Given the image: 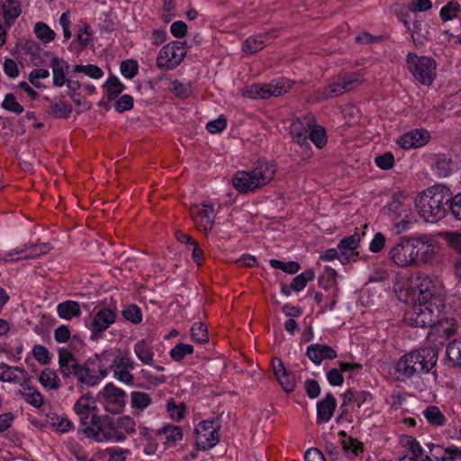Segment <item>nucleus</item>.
Masks as SVG:
<instances>
[{
  "label": "nucleus",
  "mask_w": 461,
  "mask_h": 461,
  "mask_svg": "<svg viewBox=\"0 0 461 461\" xmlns=\"http://www.w3.org/2000/svg\"><path fill=\"white\" fill-rule=\"evenodd\" d=\"M442 284L426 275L417 276L412 305L404 313L407 325L418 328H429V335L445 339L457 332L456 314L451 307H447Z\"/></svg>",
  "instance_id": "f257e3e1"
},
{
  "label": "nucleus",
  "mask_w": 461,
  "mask_h": 461,
  "mask_svg": "<svg viewBox=\"0 0 461 461\" xmlns=\"http://www.w3.org/2000/svg\"><path fill=\"white\" fill-rule=\"evenodd\" d=\"M438 362L435 348L421 347L403 354L388 367L390 376L398 382L408 380L429 373Z\"/></svg>",
  "instance_id": "f03ea898"
},
{
  "label": "nucleus",
  "mask_w": 461,
  "mask_h": 461,
  "mask_svg": "<svg viewBox=\"0 0 461 461\" xmlns=\"http://www.w3.org/2000/svg\"><path fill=\"white\" fill-rule=\"evenodd\" d=\"M451 190L443 184L434 185L419 193L414 205L419 216L428 223H437L448 212Z\"/></svg>",
  "instance_id": "7ed1b4c3"
},
{
  "label": "nucleus",
  "mask_w": 461,
  "mask_h": 461,
  "mask_svg": "<svg viewBox=\"0 0 461 461\" xmlns=\"http://www.w3.org/2000/svg\"><path fill=\"white\" fill-rule=\"evenodd\" d=\"M276 171L274 162L260 160L249 170H238L231 177V184L240 194L253 193L268 185Z\"/></svg>",
  "instance_id": "20e7f679"
},
{
  "label": "nucleus",
  "mask_w": 461,
  "mask_h": 461,
  "mask_svg": "<svg viewBox=\"0 0 461 461\" xmlns=\"http://www.w3.org/2000/svg\"><path fill=\"white\" fill-rule=\"evenodd\" d=\"M413 203L414 200L409 192L401 190L393 193L389 201L382 208L383 215L393 222V227L395 233H404L411 228Z\"/></svg>",
  "instance_id": "39448f33"
},
{
  "label": "nucleus",
  "mask_w": 461,
  "mask_h": 461,
  "mask_svg": "<svg viewBox=\"0 0 461 461\" xmlns=\"http://www.w3.org/2000/svg\"><path fill=\"white\" fill-rule=\"evenodd\" d=\"M104 363L109 368V373H113V377L119 383L132 387L134 385V376L132 371L136 367V363L128 352L105 351Z\"/></svg>",
  "instance_id": "423d86ee"
},
{
  "label": "nucleus",
  "mask_w": 461,
  "mask_h": 461,
  "mask_svg": "<svg viewBox=\"0 0 461 461\" xmlns=\"http://www.w3.org/2000/svg\"><path fill=\"white\" fill-rule=\"evenodd\" d=\"M105 356L102 353L79 364L73 375L77 381L86 386H95L109 375V368L104 363Z\"/></svg>",
  "instance_id": "0eeeda50"
},
{
  "label": "nucleus",
  "mask_w": 461,
  "mask_h": 461,
  "mask_svg": "<svg viewBox=\"0 0 461 461\" xmlns=\"http://www.w3.org/2000/svg\"><path fill=\"white\" fill-rule=\"evenodd\" d=\"M406 64L409 72L420 84L429 86L435 81L438 64L433 58L408 53Z\"/></svg>",
  "instance_id": "6e6552de"
},
{
  "label": "nucleus",
  "mask_w": 461,
  "mask_h": 461,
  "mask_svg": "<svg viewBox=\"0 0 461 461\" xmlns=\"http://www.w3.org/2000/svg\"><path fill=\"white\" fill-rule=\"evenodd\" d=\"M83 432L86 438L98 442L115 443L113 418L94 414L89 422H83Z\"/></svg>",
  "instance_id": "1a4fd4ad"
},
{
  "label": "nucleus",
  "mask_w": 461,
  "mask_h": 461,
  "mask_svg": "<svg viewBox=\"0 0 461 461\" xmlns=\"http://www.w3.org/2000/svg\"><path fill=\"white\" fill-rule=\"evenodd\" d=\"M221 424L218 418H211L198 422L194 430L195 445L200 450L214 447L220 439Z\"/></svg>",
  "instance_id": "9d476101"
},
{
  "label": "nucleus",
  "mask_w": 461,
  "mask_h": 461,
  "mask_svg": "<svg viewBox=\"0 0 461 461\" xmlns=\"http://www.w3.org/2000/svg\"><path fill=\"white\" fill-rule=\"evenodd\" d=\"M416 265L432 262L441 250L438 238L433 234L411 236Z\"/></svg>",
  "instance_id": "9b49d317"
},
{
  "label": "nucleus",
  "mask_w": 461,
  "mask_h": 461,
  "mask_svg": "<svg viewBox=\"0 0 461 461\" xmlns=\"http://www.w3.org/2000/svg\"><path fill=\"white\" fill-rule=\"evenodd\" d=\"M126 392L113 383H107L97 393V402L108 412L120 413L126 404Z\"/></svg>",
  "instance_id": "f8f14e48"
},
{
  "label": "nucleus",
  "mask_w": 461,
  "mask_h": 461,
  "mask_svg": "<svg viewBox=\"0 0 461 461\" xmlns=\"http://www.w3.org/2000/svg\"><path fill=\"white\" fill-rule=\"evenodd\" d=\"M411 243V237H404L390 247L387 258L393 266L401 268L417 267Z\"/></svg>",
  "instance_id": "ddd939ff"
},
{
  "label": "nucleus",
  "mask_w": 461,
  "mask_h": 461,
  "mask_svg": "<svg viewBox=\"0 0 461 461\" xmlns=\"http://www.w3.org/2000/svg\"><path fill=\"white\" fill-rule=\"evenodd\" d=\"M363 82L364 75L359 72L346 73L340 75L318 94V98L323 99L340 95L345 92L355 89Z\"/></svg>",
  "instance_id": "4468645a"
},
{
  "label": "nucleus",
  "mask_w": 461,
  "mask_h": 461,
  "mask_svg": "<svg viewBox=\"0 0 461 461\" xmlns=\"http://www.w3.org/2000/svg\"><path fill=\"white\" fill-rule=\"evenodd\" d=\"M185 55V48L181 42H169L158 51L156 60L157 67L163 70H173L183 61Z\"/></svg>",
  "instance_id": "2eb2a0df"
},
{
  "label": "nucleus",
  "mask_w": 461,
  "mask_h": 461,
  "mask_svg": "<svg viewBox=\"0 0 461 461\" xmlns=\"http://www.w3.org/2000/svg\"><path fill=\"white\" fill-rule=\"evenodd\" d=\"M50 249V246L48 243L24 244L8 251H1L0 260L5 262H15L18 260L36 258L48 253Z\"/></svg>",
  "instance_id": "dca6fc26"
},
{
  "label": "nucleus",
  "mask_w": 461,
  "mask_h": 461,
  "mask_svg": "<svg viewBox=\"0 0 461 461\" xmlns=\"http://www.w3.org/2000/svg\"><path fill=\"white\" fill-rule=\"evenodd\" d=\"M191 216L198 230L204 234L211 232L214 221L215 212L212 204L203 203L191 208Z\"/></svg>",
  "instance_id": "f3484780"
},
{
  "label": "nucleus",
  "mask_w": 461,
  "mask_h": 461,
  "mask_svg": "<svg viewBox=\"0 0 461 461\" xmlns=\"http://www.w3.org/2000/svg\"><path fill=\"white\" fill-rule=\"evenodd\" d=\"M430 140V133L424 129H415L400 136L396 143L404 149L425 146Z\"/></svg>",
  "instance_id": "a211bd4d"
},
{
  "label": "nucleus",
  "mask_w": 461,
  "mask_h": 461,
  "mask_svg": "<svg viewBox=\"0 0 461 461\" xmlns=\"http://www.w3.org/2000/svg\"><path fill=\"white\" fill-rule=\"evenodd\" d=\"M431 168L438 177H448L458 169L457 163L446 154H436L431 158Z\"/></svg>",
  "instance_id": "6ab92c4d"
},
{
  "label": "nucleus",
  "mask_w": 461,
  "mask_h": 461,
  "mask_svg": "<svg viewBox=\"0 0 461 461\" xmlns=\"http://www.w3.org/2000/svg\"><path fill=\"white\" fill-rule=\"evenodd\" d=\"M361 241V236L359 233L355 232L354 234L342 239L339 244V250L340 252V263L346 265L353 260L354 257L358 255L357 249Z\"/></svg>",
  "instance_id": "aec40b11"
},
{
  "label": "nucleus",
  "mask_w": 461,
  "mask_h": 461,
  "mask_svg": "<svg viewBox=\"0 0 461 461\" xmlns=\"http://www.w3.org/2000/svg\"><path fill=\"white\" fill-rule=\"evenodd\" d=\"M115 443L124 442L127 437L136 430V422L129 415H122L117 419L113 418Z\"/></svg>",
  "instance_id": "412c9836"
},
{
  "label": "nucleus",
  "mask_w": 461,
  "mask_h": 461,
  "mask_svg": "<svg viewBox=\"0 0 461 461\" xmlns=\"http://www.w3.org/2000/svg\"><path fill=\"white\" fill-rule=\"evenodd\" d=\"M306 356L315 365H321L324 360L335 359L338 356L337 350L328 345L314 343L306 348Z\"/></svg>",
  "instance_id": "4be33fe9"
},
{
  "label": "nucleus",
  "mask_w": 461,
  "mask_h": 461,
  "mask_svg": "<svg viewBox=\"0 0 461 461\" xmlns=\"http://www.w3.org/2000/svg\"><path fill=\"white\" fill-rule=\"evenodd\" d=\"M96 402L94 396L91 393H86L80 396L74 404V411L80 417V420L83 422H86V420L88 418H92L94 414L96 413Z\"/></svg>",
  "instance_id": "5701e85b"
},
{
  "label": "nucleus",
  "mask_w": 461,
  "mask_h": 461,
  "mask_svg": "<svg viewBox=\"0 0 461 461\" xmlns=\"http://www.w3.org/2000/svg\"><path fill=\"white\" fill-rule=\"evenodd\" d=\"M337 407V401L335 397L329 393L322 400L317 402V417L316 421L318 424H325L329 422Z\"/></svg>",
  "instance_id": "b1692460"
},
{
  "label": "nucleus",
  "mask_w": 461,
  "mask_h": 461,
  "mask_svg": "<svg viewBox=\"0 0 461 461\" xmlns=\"http://www.w3.org/2000/svg\"><path fill=\"white\" fill-rule=\"evenodd\" d=\"M274 374L278 380L280 385L285 392H293L295 387L294 375L286 371L283 362L279 358L272 360Z\"/></svg>",
  "instance_id": "393cba45"
},
{
  "label": "nucleus",
  "mask_w": 461,
  "mask_h": 461,
  "mask_svg": "<svg viewBox=\"0 0 461 461\" xmlns=\"http://www.w3.org/2000/svg\"><path fill=\"white\" fill-rule=\"evenodd\" d=\"M116 318L115 312L110 308L104 307L100 309L93 317L91 329L95 332H102L106 330Z\"/></svg>",
  "instance_id": "a878e982"
},
{
  "label": "nucleus",
  "mask_w": 461,
  "mask_h": 461,
  "mask_svg": "<svg viewBox=\"0 0 461 461\" xmlns=\"http://www.w3.org/2000/svg\"><path fill=\"white\" fill-rule=\"evenodd\" d=\"M23 381L21 383L18 390L20 395L30 405L35 408L41 407L43 404V397L41 393L30 384L26 377L23 378Z\"/></svg>",
  "instance_id": "bb28decb"
},
{
  "label": "nucleus",
  "mask_w": 461,
  "mask_h": 461,
  "mask_svg": "<svg viewBox=\"0 0 461 461\" xmlns=\"http://www.w3.org/2000/svg\"><path fill=\"white\" fill-rule=\"evenodd\" d=\"M275 35L273 32L260 33L248 38L242 45V50L249 54H253L262 50L267 44H269Z\"/></svg>",
  "instance_id": "cd10ccee"
},
{
  "label": "nucleus",
  "mask_w": 461,
  "mask_h": 461,
  "mask_svg": "<svg viewBox=\"0 0 461 461\" xmlns=\"http://www.w3.org/2000/svg\"><path fill=\"white\" fill-rule=\"evenodd\" d=\"M82 311L79 303L73 300H67L57 305L58 316L65 321H71L81 315Z\"/></svg>",
  "instance_id": "c85d7f7f"
},
{
  "label": "nucleus",
  "mask_w": 461,
  "mask_h": 461,
  "mask_svg": "<svg viewBox=\"0 0 461 461\" xmlns=\"http://www.w3.org/2000/svg\"><path fill=\"white\" fill-rule=\"evenodd\" d=\"M26 371L19 366H11L0 362V381L5 383H16L25 378Z\"/></svg>",
  "instance_id": "c756f323"
},
{
  "label": "nucleus",
  "mask_w": 461,
  "mask_h": 461,
  "mask_svg": "<svg viewBox=\"0 0 461 461\" xmlns=\"http://www.w3.org/2000/svg\"><path fill=\"white\" fill-rule=\"evenodd\" d=\"M59 364L64 376L74 375L79 365L74 356L65 348L59 351Z\"/></svg>",
  "instance_id": "7c9ffc66"
},
{
  "label": "nucleus",
  "mask_w": 461,
  "mask_h": 461,
  "mask_svg": "<svg viewBox=\"0 0 461 461\" xmlns=\"http://www.w3.org/2000/svg\"><path fill=\"white\" fill-rule=\"evenodd\" d=\"M134 354L136 355L137 358L144 365H153V359H154V351L152 345L144 340H139L135 343L133 347Z\"/></svg>",
  "instance_id": "2f4dec72"
},
{
  "label": "nucleus",
  "mask_w": 461,
  "mask_h": 461,
  "mask_svg": "<svg viewBox=\"0 0 461 461\" xmlns=\"http://www.w3.org/2000/svg\"><path fill=\"white\" fill-rule=\"evenodd\" d=\"M50 67L52 69L53 85L57 87L65 86L67 82L66 68L68 66L60 59L53 57L50 60Z\"/></svg>",
  "instance_id": "473e14b6"
},
{
  "label": "nucleus",
  "mask_w": 461,
  "mask_h": 461,
  "mask_svg": "<svg viewBox=\"0 0 461 461\" xmlns=\"http://www.w3.org/2000/svg\"><path fill=\"white\" fill-rule=\"evenodd\" d=\"M151 402V397L147 393L139 391L131 393V407L134 414L141 413Z\"/></svg>",
  "instance_id": "72a5a7b5"
},
{
  "label": "nucleus",
  "mask_w": 461,
  "mask_h": 461,
  "mask_svg": "<svg viewBox=\"0 0 461 461\" xmlns=\"http://www.w3.org/2000/svg\"><path fill=\"white\" fill-rule=\"evenodd\" d=\"M103 87L109 100L115 99L125 88L120 78L114 75H111L107 77Z\"/></svg>",
  "instance_id": "f704fd0d"
},
{
  "label": "nucleus",
  "mask_w": 461,
  "mask_h": 461,
  "mask_svg": "<svg viewBox=\"0 0 461 461\" xmlns=\"http://www.w3.org/2000/svg\"><path fill=\"white\" fill-rule=\"evenodd\" d=\"M423 416L427 422L434 427H442L446 423V418L438 406L430 405L423 411Z\"/></svg>",
  "instance_id": "c9c22d12"
},
{
  "label": "nucleus",
  "mask_w": 461,
  "mask_h": 461,
  "mask_svg": "<svg viewBox=\"0 0 461 461\" xmlns=\"http://www.w3.org/2000/svg\"><path fill=\"white\" fill-rule=\"evenodd\" d=\"M40 384L48 390H57L59 388V378L57 373L50 368L43 369L39 375Z\"/></svg>",
  "instance_id": "e433bc0d"
},
{
  "label": "nucleus",
  "mask_w": 461,
  "mask_h": 461,
  "mask_svg": "<svg viewBox=\"0 0 461 461\" xmlns=\"http://www.w3.org/2000/svg\"><path fill=\"white\" fill-rule=\"evenodd\" d=\"M159 434L165 436V444L168 447L175 445L183 438V430L181 427L176 425L164 426L159 429Z\"/></svg>",
  "instance_id": "4c0bfd02"
},
{
  "label": "nucleus",
  "mask_w": 461,
  "mask_h": 461,
  "mask_svg": "<svg viewBox=\"0 0 461 461\" xmlns=\"http://www.w3.org/2000/svg\"><path fill=\"white\" fill-rule=\"evenodd\" d=\"M429 28L427 23L420 19H415L412 23L411 36L416 44H422L429 38Z\"/></svg>",
  "instance_id": "58836bf2"
},
{
  "label": "nucleus",
  "mask_w": 461,
  "mask_h": 461,
  "mask_svg": "<svg viewBox=\"0 0 461 461\" xmlns=\"http://www.w3.org/2000/svg\"><path fill=\"white\" fill-rule=\"evenodd\" d=\"M4 18L6 23L10 24L17 19L21 13V4L19 0H6L3 5Z\"/></svg>",
  "instance_id": "ea45409f"
},
{
  "label": "nucleus",
  "mask_w": 461,
  "mask_h": 461,
  "mask_svg": "<svg viewBox=\"0 0 461 461\" xmlns=\"http://www.w3.org/2000/svg\"><path fill=\"white\" fill-rule=\"evenodd\" d=\"M72 105L63 100L52 102L50 105L49 112L51 115L57 118H68L72 113Z\"/></svg>",
  "instance_id": "a19ab883"
},
{
  "label": "nucleus",
  "mask_w": 461,
  "mask_h": 461,
  "mask_svg": "<svg viewBox=\"0 0 461 461\" xmlns=\"http://www.w3.org/2000/svg\"><path fill=\"white\" fill-rule=\"evenodd\" d=\"M242 94L251 99H265L271 96L267 85L261 84H255L245 87L242 90Z\"/></svg>",
  "instance_id": "79ce46f5"
},
{
  "label": "nucleus",
  "mask_w": 461,
  "mask_h": 461,
  "mask_svg": "<svg viewBox=\"0 0 461 461\" xmlns=\"http://www.w3.org/2000/svg\"><path fill=\"white\" fill-rule=\"evenodd\" d=\"M293 140L300 145L308 144L307 131L301 120H294L290 126Z\"/></svg>",
  "instance_id": "37998d69"
},
{
  "label": "nucleus",
  "mask_w": 461,
  "mask_h": 461,
  "mask_svg": "<svg viewBox=\"0 0 461 461\" xmlns=\"http://www.w3.org/2000/svg\"><path fill=\"white\" fill-rule=\"evenodd\" d=\"M460 11L461 5L459 3L452 0L441 7L439 11V16L443 22L453 21L457 17Z\"/></svg>",
  "instance_id": "c03bdc74"
},
{
  "label": "nucleus",
  "mask_w": 461,
  "mask_h": 461,
  "mask_svg": "<svg viewBox=\"0 0 461 461\" xmlns=\"http://www.w3.org/2000/svg\"><path fill=\"white\" fill-rule=\"evenodd\" d=\"M308 127L310 129V140L316 148L322 149L327 144V134L325 129L320 125H314L312 127L309 125Z\"/></svg>",
  "instance_id": "a18cd8bd"
},
{
  "label": "nucleus",
  "mask_w": 461,
  "mask_h": 461,
  "mask_svg": "<svg viewBox=\"0 0 461 461\" xmlns=\"http://www.w3.org/2000/svg\"><path fill=\"white\" fill-rule=\"evenodd\" d=\"M447 356L453 366L461 367V338L447 345Z\"/></svg>",
  "instance_id": "49530a36"
},
{
  "label": "nucleus",
  "mask_w": 461,
  "mask_h": 461,
  "mask_svg": "<svg viewBox=\"0 0 461 461\" xmlns=\"http://www.w3.org/2000/svg\"><path fill=\"white\" fill-rule=\"evenodd\" d=\"M34 33L44 43L51 42L56 36L55 32L42 22H39L34 25Z\"/></svg>",
  "instance_id": "de8ad7c7"
},
{
  "label": "nucleus",
  "mask_w": 461,
  "mask_h": 461,
  "mask_svg": "<svg viewBox=\"0 0 461 461\" xmlns=\"http://www.w3.org/2000/svg\"><path fill=\"white\" fill-rule=\"evenodd\" d=\"M194 347L191 344L177 343L169 351L170 357L176 361H182L186 356L193 354Z\"/></svg>",
  "instance_id": "09e8293b"
},
{
  "label": "nucleus",
  "mask_w": 461,
  "mask_h": 461,
  "mask_svg": "<svg viewBox=\"0 0 461 461\" xmlns=\"http://www.w3.org/2000/svg\"><path fill=\"white\" fill-rule=\"evenodd\" d=\"M270 95H281L286 93L292 86V82L287 78H277L267 85Z\"/></svg>",
  "instance_id": "8fccbe9b"
},
{
  "label": "nucleus",
  "mask_w": 461,
  "mask_h": 461,
  "mask_svg": "<svg viewBox=\"0 0 461 461\" xmlns=\"http://www.w3.org/2000/svg\"><path fill=\"white\" fill-rule=\"evenodd\" d=\"M191 338L197 343H207L209 341V334L206 326L203 322L194 323L191 328Z\"/></svg>",
  "instance_id": "3c124183"
},
{
  "label": "nucleus",
  "mask_w": 461,
  "mask_h": 461,
  "mask_svg": "<svg viewBox=\"0 0 461 461\" xmlns=\"http://www.w3.org/2000/svg\"><path fill=\"white\" fill-rule=\"evenodd\" d=\"M401 444L408 450L406 455H413L415 456L422 455L423 448L413 437L409 435L402 436L401 438Z\"/></svg>",
  "instance_id": "603ef678"
},
{
  "label": "nucleus",
  "mask_w": 461,
  "mask_h": 461,
  "mask_svg": "<svg viewBox=\"0 0 461 461\" xmlns=\"http://www.w3.org/2000/svg\"><path fill=\"white\" fill-rule=\"evenodd\" d=\"M74 73H84L93 79H100L104 77V71L96 65H76L73 68Z\"/></svg>",
  "instance_id": "864d4df0"
},
{
  "label": "nucleus",
  "mask_w": 461,
  "mask_h": 461,
  "mask_svg": "<svg viewBox=\"0 0 461 461\" xmlns=\"http://www.w3.org/2000/svg\"><path fill=\"white\" fill-rule=\"evenodd\" d=\"M120 72L124 78L132 79L139 72L138 61L132 59L123 60L120 65Z\"/></svg>",
  "instance_id": "5fc2aeb1"
},
{
  "label": "nucleus",
  "mask_w": 461,
  "mask_h": 461,
  "mask_svg": "<svg viewBox=\"0 0 461 461\" xmlns=\"http://www.w3.org/2000/svg\"><path fill=\"white\" fill-rule=\"evenodd\" d=\"M314 278L312 271H305L296 276L291 282V288L295 292L303 291L307 283Z\"/></svg>",
  "instance_id": "6e6d98bb"
},
{
  "label": "nucleus",
  "mask_w": 461,
  "mask_h": 461,
  "mask_svg": "<svg viewBox=\"0 0 461 461\" xmlns=\"http://www.w3.org/2000/svg\"><path fill=\"white\" fill-rule=\"evenodd\" d=\"M269 265L275 269H280L287 274H295L300 270V265L295 261L284 262L279 259H270Z\"/></svg>",
  "instance_id": "4d7b16f0"
},
{
  "label": "nucleus",
  "mask_w": 461,
  "mask_h": 461,
  "mask_svg": "<svg viewBox=\"0 0 461 461\" xmlns=\"http://www.w3.org/2000/svg\"><path fill=\"white\" fill-rule=\"evenodd\" d=\"M167 411L169 416L175 420H181L186 412V406L184 403L176 404L173 399L167 402Z\"/></svg>",
  "instance_id": "13d9d810"
},
{
  "label": "nucleus",
  "mask_w": 461,
  "mask_h": 461,
  "mask_svg": "<svg viewBox=\"0 0 461 461\" xmlns=\"http://www.w3.org/2000/svg\"><path fill=\"white\" fill-rule=\"evenodd\" d=\"M122 316L125 320L139 324L142 321V312L140 307L135 304H131L122 310Z\"/></svg>",
  "instance_id": "bf43d9fd"
},
{
  "label": "nucleus",
  "mask_w": 461,
  "mask_h": 461,
  "mask_svg": "<svg viewBox=\"0 0 461 461\" xmlns=\"http://www.w3.org/2000/svg\"><path fill=\"white\" fill-rule=\"evenodd\" d=\"M2 107L5 110L16 114H20L23 112V105L20 104V103L16 100V97L11 93L5 95L2 103Z\"/></svg>",
  "instance_id": "052dcab7"
},
{
  "label": "nucleus",
  "mask_w": 461,
  "mask_h": 461,
  "mask_svg": "<svg viewBox=\"0 0 461 461\" xmlns=\"http://www.w3.org/2000/svg\"><path fill=\"white\" fill-rule=\"evenodd\" d=\"M145 39L149 41L152 45H160L164 43L167 39V33L166 29L157 28L152 30L150 32L146 33Z\"/></svg>",
  "instance_id": "680f3d73"
},
{
  "label": "nucleus",
  "mask_w": 461,
  "mask_h": 461,
  "mask_svg": "<svg viewBox=\"0 0 461 461\" xmlns=\"http://www.w3.org/2000/svg\"><path fill=\"white\" fill-rule=\"evenodd\" d=\"M51 420V425L58 432L68 433L74 429L73 422L66 417L57 416Z\"/></svg>",
  "instance_id": "e2e57ef3"
},
{
  "label": "nucleus",
  "mask_w": 461,
  "mask_h": 461,
  "mask_svg": "<svg viewBox=\"0 0 461 461\" xmlns=\"http://www.w3.org/2000/svg\"><path fill=\"white\" fill-rule=\"evenodd\" d=\"M386 237L382 232L374 234L368 244V249L372 253H380L385 247Z\"/></svg>",
  "instance_id": "0e129e2a"
},
{
  "label": "nucleus",
  "mask_w": 461,
  "mask_h": 461,
  "mask_svg": "<svg viewBox=\"0 0 461 461\" xmlns=\"http://www.w3.org/2000/svg\"><path fill=\"white\" fill-rule=\"evenodd\" d=\"M92 32L90 26L84 24L81 26L77 33L76 41L82 47H86L92 42Z\"/></svg>",
  "instance_id": "69168bd1"
},
{
  "label": "nucleus",
  "mask_w": 461,
  "mask_h": 461,
  "mask_svg": "<svg viewBox=\"0 0 461 461\" xmlns=\"http://www.w3.org/2000/svg\"><path fill=\"white\" fill-rule=\"evenodd\" d=\"M105 451L110 461H125L127 456L131 454V451L128 448L120 447H111L106 448Z\"/></svg>",
  "instance_id": "338daca9"
},
{
  "label": "nucleus",
  "mask_w": 461,
  "mask_h": 461,
  "mask_svg": "<svg viewBox=\"0 0 461 461\" xmlns=\"http://www.w3.org/2000/svg\"><path fill=\"white\" fill-rule=\"evenodd\" d=\"M449 210L456 220L461 221V192L455 195L451 193V199L448 203Z\"/></svg>",
  "instance_id": "774afa93"
}]
</instances>
